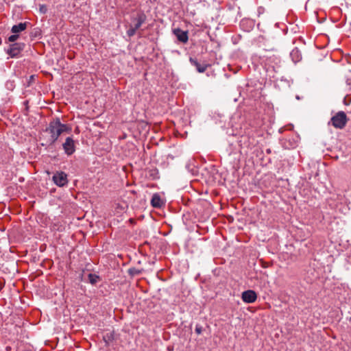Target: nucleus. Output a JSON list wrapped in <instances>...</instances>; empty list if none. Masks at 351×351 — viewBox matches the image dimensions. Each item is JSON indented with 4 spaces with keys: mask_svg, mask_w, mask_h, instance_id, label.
I'll return each mask as SVG.
<instances>
[{
    "mask_svg": "<svg viewBox=\"0 0 351 351\" xmlns=\"http://www.w3.org/2000/svg\"><path fill=\"white\" fill-rule=\"evenodd\" d=\"M45 133L49 134V136L40 138L44 142L41 143L42 146H50L53 145L61 135V130L56 124L54 119L49 122L48 127L45 130Z\"/></svg>",
    "mask_w": 351,
    "mask_h": 351,
    "instance_id": "nucleus-1",
    "label": "nucleus"
},
{
    "mask_svg": "<svg viewBox=\"0 0 351 351\" xmlns=\"http://www.w3.org/2000/svg\"><path fill=\"white\" fill-rule=\"evenodd\" d=\"M348 121V119L346 114L343 111H339L331 117L328 123H331L335 128L341 130L345 128Z\"/></svg>",
    "mask_w": 351,
    "mask_h": 351,
    "instance_id": "nucleus-2",
    "label": "nucleus"
},
{
    "mask_svg": "<svg viewBox=\"0 0 351 351\" xmlns=\"http://www.w3.org/2000/svg\"><path fill=\"white\" fill-rule=\"evenodd\" d=\"M25 47L24 43L19 42L10 43L5 50L6 53L12 58H17L21 56L22 51Z\"/></svg>",
    "mask_w": 351,
    "mask_h": 351,
    "instance_id": "nucleus-3",
    "label": "nucleus"
},
{
    "mask_svg": "<svg viewBox=\"0 0 351 351\" xmlns=\"http://www.w3.org/2000/svg\"><path fill=\"white\" fill-rule=\"evenodd\" d=\"M52 180L58 186L63 187L68 183L67 175L64 171H57L53 174Z\"/></svg>",
    "mask_w": 351,
    "mask_h": 351,
    "instance_id": "nucleus-4",
    "label": "nucleus"
},
{
    "mask_svg": "<svg viewBox=\"0 0 351 351\" xmlns=\"http://www.w3.org/2000/svg\"><path fill=\"white\" fill-rule=\"evenodd\" d=\"M147 16L143 12H137L136 16H133L131 19L132 25L137 30L141 27V25L145 22Z\"/></svg>",
    "mask_w": 351,
    "mask_h": 351,
    "instance_id": "nucleus-5",
    "label": "nucleus"
},
{
    "mask_svg": "<svg viewBox=\"0 0 351 351\" xmlns=\"http://www.w3.org/2000/svg\"><path fill=\"white\" fill-rule=\"evenodd\" d=\"M63 149L66 155H72L75 151V142L72 137H67L62 144Z\"/></svg>",
    "mask_w": 351,
    "mask_h": 351,
    "instance_id": "nucleus-6",
    "label": "nucleus"
},
{
    "mask_svg": "<svg viewBox=\"0 0 351 351\" xmlns=\"http://www.w3.org/2000/svg\"><path fill=\"white\" fill-rule=\"evenodd\" d=\"M241 298L246 303H253L256 301L257 295L253 290H247L242 293Z\"/></svg>",
    "mask_w": 351,
    "mask_h": 351,
    "instance_id": "nucleus-7",
    "label": "nucleus"
},
{
    "mask_svg": "<svg viewBox=\"0 0 351 351\" xmlns=\"http://www.w3.org/2000/svg\"><path fill=\"white\" fill-rule=\"evenodd\" d=\"M173 32L180 42L182 43H187L189 40L187 31H184L180 28H176L173 29Z\"/></svg>",
    "mask_w": 351,
    "mask_h": 351,
    "instance_id": "nucleus-8",
    "label": "nucleus"
},
{
    "mask_svg": "<svg viewBox=\"0 0 351 351\" xmlns=\"http://www.w3.org/2000/svg\"><path fill=\"white\" fill-rule=\"evenodd\" d=\"M189 62L193 66L196 68L197 71L199 73H204L207 69L208 67L210 66V64H209L199 63L196 58L192 57H190Z\"/></svg>",
    "mask_w": 351,
    "mask_h": 351,
    "instance_id": "nucleus-9",
    "label": "nucleus"
},
{
    "mask_svg": "<svg viewBox=\"0 0 351 351\" xmlns=\"http://www.w3.org/2000/svg\"><path fill=\"white\" fill-rule=\"evenodd\" d=\"M164 204L158 193H154L151 199V205L154 208H161Z\"/></svg>",
    "mask_w": 351,
    "mask_h": 351,
    "instance_id": "nucleus-10",
    "label": "nucleus"
},
{
    "mask_svg": "<svg viewBox=\"0 0 351 351\" xmlns=\"http://www.w3.org/2000/svg\"><path fill=\"white\" fill-rule=\"evenodd\" d=\"M28 24V22H24L20 23L17 25H14L12 27L11 32L13 34H19V33L26 29Z\"/></svg>",
    "mask_w": 351,
    "mask_h": 351,
    "instance_id": "nucleus-11",
    "label": "nucleus"
},
{
    "mask_svg": "<svg viewBox=\"0 0 351 351\" xmlns=\"http://www.w3.org/2000/svg\"><path fill=\"white\" fill-rule=\"evenodd\" d=\"M54 121L58 127V129L61 130V134L63 132L69 133L71 131V128L69 125L62 123L59 118L54 119Z\"/></svg>",
    "mask_w": 351,
    "mask_h": 351,
    "instance_id": "nucleus-12",
    "label": "nucleus"
},
{
    "mask_svg": "<svg viewBox=\"0 0 351 351\" xmlns=\"http://www.w3.org/2000/svg\"><path fill=\"white\" fill-rule=\"evenodd\" d=\"M116 337L114 330L106 332L103 337V340L104 341L106 346H108L110 343L114 341Z\"/></svg>",
    "mask_w": 351,
    "mask_h": 351,
    "instance_id": "nucleus-13",
    "label": "nucleus"
},
{
    "mask_svg": "<svg viewBox=\"0 0 351 351\" xmlns=\"http://www.w3.org/2000/svg\"><path fill=\"white\" fill-rule=\"evenodd\" d=\"M290 56L292 60L296 63L302 60L301 51L297 48H294L290 53Z\"/></svg>",
    "mask_w": 351,
    "mask_h": 351,
    "instance_id": "nucleus-14",
    "label": "nucleus"
},
{
    "mask_svg": "<svg viewBox=\"0 0 351 351\" xmlns=\"http://www.w3.org/2000/svg\"><path fill=\"white\" fill-rule=\"evenodd\" d=\"M88 281L92 285H95L99 279V276L95 274H89L88 275Z\"/></svg>",
    "mask_w": 351,
    "mask_h": 351,
    "instance_id": "nucleus-15",
    "label": "nucleus"
},
{
    "mask_svg": "<svg viewBox=\"0 0 351 351\" xmlns=\"http://www.w3.org/2000/svg\"><path fill=\"white\" fill-rule=\"evenodd\" d=\"M128 273L131 276H135L141 274V270L138 269L135 267H131L128 269Z\"/></svg>",
    "mask_w": 351,
    "mask_h": 351,
    "instance_id": "nucleus-16",
    "label": "nucleus"
},
{
    "mask_svg": "<svg viewBox=\"0 0 351 351\" xmlns=\"http://www.w3.org/2000/svg\"><path fill=\"white\" fill-rule=\"evenodd\" d=\"M136 29H135L132 25H130L129 29L127 30V35L129 37H132L135 35L136 32Z\"/></svg>",
    "mask_w": 351,
    "mask_h": 351,
    "instance_id": "nucleus-17",
    "label": "nucleus"
},
{
    "mask_svg": "<svg viewBox=\"0 0 351 351\" xmlns=\"http://www.w3.org/2000/svg\"><path fill=\"white\" fill-rule=\"evenodd\" d=\"M19 38V34H14L8 38V41L11 43H14Z\"/></svg>",
    "mask_w": 351,
    "mask_h": 351,
    "instance_id": "nucleus-18",
    "label": "nucleus"
},
{
    "mask_svg": "<svg viewBox=\"0 0 351 351\" xmlns=\"http://www.w3.org/2000/svg\"><path fill=\"white\" fill-rule=\"evenodd\" d=\"M195 330L197 335H200L202 332V326L199 324H197Z\"/></svg>",
    "mask_w": 351,
    "mask_h": 351,
    "instance_id": "nucleus-19",
    "label": "nucleus"
},
{
    "mask_svg": "<svg viewBox=\"0 0 351 351\" xmlns=\"http://www.w3.org/2000/svg\"><path fill=\"white\" fill-rule=\"evenodd\" d=\"M37 32H38V31L35 32V29H34V31L30 33V36L32 38L36 37L37 36Z\"/></svg>",
    "mask_w": 351,
    "mask_h": 351,
    "instance_id": "nucleus-20",
    "label": "nucleus"
},
{
    "mask_svg": "<svg viewBox=\"0 0 351 351\" xmlns=\"http://www.w3.org/2000/svg\"><path fill=\"white\" fill-rule=\"evenodd\" d=\"M271 152V149H266V153L267 154H270Z\"/></svg>",
    "mask_w": 351,
    "mask_h": 351,
    "instance_id": "nucleus-21",
    "label": "nucleus"
},
{
    "mask_svg": "<svg viewBox=\"0 0 351 351\" xmlns=\"http://www.w3.org/2000/svg\"><path fill=\"white\" fill-rule=\"evenodd\" d=\"M27 104H28V101H25L24 102V104H25V105H27Z\"/></svg>",
    "mask_w": 351,
    "mask_h": 351,
    "instance_id": "nucleus-22",
    "label": "nucleus"
},
{
    "mask_svg": "<svg viewBox=\"0 0 351 351\" xmlns=\"http://www.w3.org/2000/svg\"><path fill=\"white\" fill-rule=\"evenodd\" d=\"M245 22V21H242L241 24L243 25Z\"/></svg>",
    "mask_w": 351,
    "mask_h": 351,
    "instance_id": "nucleus-23",
    "label": "nucleus"
},
{
    "mask_svg": "<svg viewBox=\"0 0 351 351\" xmlns=\"http://www.w3.org/2000/svg\"><path fill=\"white\" fill-rule=\"evenodd\" d=\"M43 8V6H41L40 10H44V8Z\"/></svg>",
    "mask_w": 351,
    "mask_h": 351,
    "instance_id": "nucleus-24",
    "label": "nucleus"
},
{
    "mask_svg": "<svg viewBox=\"0 0 351 351\" xmlns=\"http://www.w3.org/2000/svg\"><path fill=\"white\" fill-rule=\"evenodd\" d=\"M43 8V6H41L40 10H44V8Z\"/></svg>",
    "mask_w": 351,
    "mask_h": 351,
    "instance_id": "nucleus-25",
    "label": "nucleus"
}]
</instances>
